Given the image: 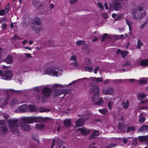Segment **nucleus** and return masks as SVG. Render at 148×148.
<instances>
[{"instance_id": "7", "label": "nucleus", "mask_w": 148, "mask_h": 148, "mask_svg": "<svg viewBox=\"0 0 148 148\" xmlns=\"http://www.w3.org/2000/svg\"><path fill=\"white\" fill-rule=\"evenodd\" d=\"M2 78L6 80H10L12 77V73L10 71H6L4 74L1 75Z\"/></svg>"}, {"instance_id": "14", "label": "nucleus", "mask_w": 148, "mask_h": 148, "mask_svg": "<svg viewBox=\"0 0 148 148\" xmlns=\"http://www.w3.org/2000/svg\"><path fill=\"white\" fill-rule=\"evenodd\" d=\"M99 135V132L97 130H95L92 132L91 134L88 138L89 140H91L93 138H95Z\"/></svg>"}, {"instance_id": "28", "label": "nucleus", "mask_w": 148, "mask_h": 148, "mask_svg": "<svg viewBox=\"0 0 148 148\" xmlns=\"http://www.w3.org/2000/svg\"><path fill=\"white\" fill-rule=\"evenodd\" d=\"M145 119L143 114H140V119L139 120V122L143 123L145 121Z\"/></svg>"}, {"instance_id": "5", "label": "nucleus", "mask_w": 148, "mask_h": 148, "mask_svg": "<svg viewBox=\"0 0 148 148\" xmlns=\"http://www.w3.org/2000/svg\"><path fill=\"white\" fill-rule=\"evenodd\" d=\"M78 117L80 118L78 119L75 123L76 127L81 126L84 125L85 123L89 119L88 115L87 114L81 115H78Z\"/></svg>"}, {"instance_id": "18", "label": "nucleus", "mask_w": 148, "mask_h": 148, "mask_svg": "<svg viewBox=\"0 0 148 148\" xmlns=\"http://www.w3.org/2000/svg\"><path fill=\"white\" fill-rule=\"evenodd\" d=\"M64 126L66 127H69L71 125V121L69 119H66L64 120L63 122Z\"/></svg>"}, {"instance_id": "26", "label": "nucleus", "mask_w": 148, "mask_h": 148, "mask_svg": "<svg viewBox=\"0 0 148 148\" xmlns=\"http://www.w3.org/2000/svg\"><path fill=\"white\" fill-rule=\"evenodd\" d=\"M62 144L63 142L62 140L60 138H58L57 140L56 146L58 145V147L61 148Z\"/></svg>"}, {"instance_id": "16", "label": "nucleus", "mask_w": 148, "mask_h": 148, "mask_svg": "<svg viewBox=\"0 0 148 148\" xmlns=\"http://www.w3.org/2000/svg\"><path fill=\"white\" fill-rule=\"evenodd\" d=\"M140 64L142 66L146 67L148 66V59L143 60L140 62Z\"/></svg>"}, {"instance_id": "54", "label": "nucleus", "mask_w": 148, "mask_h": 148, "mask_svg": "<svg viewBox=\"0 0 148 148\" xmlns=\"http://www.w3.org/2000/svg\"><path fill=\"white\" fill-rule=\"evenodd\" d=\"M123 143L125 144L128 141V139L124 137L123 138Z\"/></svg>"}, {"instance_id": "11", "label": "nucleus", "mask_w": 148, "mask_h": 148, "mask_svg": "<svg viewBox=\"0 0 148 148\" xmlns=\"http://www.w3.org/2000/svg\"><path fill=\"white\" fill-rule=\"evenodd\" d=\"M138 98H140L139 99L140 101V103H145L147 101V99H145L146 97L145 94L143 93H139L138 94Z\"/></svg>"}, {"instance_id": "9", "label": "nucleus", "mask_w": 148, "mask_h": 148, "mask_svg": "<svg viewBox=\"0 0 148 148\" xmlns=\"http://www.w3.org/2000/svg\"><path fill=\"white\" fill-rule=\"evenodd\" d=\"M7 126L6 124H3L0 126V134H4L8 131Z\"/></svg>"}, {"instance_id": "12", "label": "nucleus", "mask_w": 148, "mask_h": 148, "mask_svg": "<svg viewBox=\"0 0 148 148\" xmlns=\"http://www.w3.org/2000/svg\"><path fill=\"white\" fill-rule=\"evenodd\" d=\"M26 110L28 112H35L36 111L37 108L34 105H29L27 108Z\"/></svg>"}, {"instance_id": "24", "label": "nucleus", "mask_w": 148, "mask_h": 148, "mask_svg": "<svg viewBox=\"0 0 148 148\" xmlns=\"http://www.w3.org/2000/svg\"><path fill=\"white\" fill-rule=\"evenodd\" d=\"M143 43L141 41L140 39H139L137 40L136 48L137 49H140V47L143 46Z\"/></svg>"}, {"instance_id": "56", "label": "nucleus", "mask_w": 148, "mask_h": 148, "mask_svg": "<svg viewBox=\"0 0 148 148\" xmlns=\"http://www.w3.org/2000/svg\"><path fill=\"white\" fill-rule=\"evenodd\" d=\"M103 16L105 18H107L108 17V14L106 13H103L102 14Z\"/></svg>"}, {"instance_id": "37", "label": "nucleus", "mask_w": 148, "mask_h": 148, "mask_svg": "<svg viewBox=\"0 0 148 148\" xmlns=\"http://www.w3.org/2000/svg\"><path fill=\"white\" fill-rule=\"evenodd\" d=\"M71 65L74 66L76 67H78V66L79 65V64L76 61H74V62H71Z\"/></svg>"}, {"instance_id": "47", "label": "nucleus", "mask_w": 148, "mask_h": 148, "mask_svg": "<svg viewBox=\"0 0 148 148\" xmlns=\"http://www.w3.org/2000/svg\"><path fill=\"white\" fill-rule=\"evenodd\" d=\"M56 141V139H54L53 140L50 148H53L54 146L55 145Z\"/></svg>"}, {"instance_id": "55", "label": "nucleus", "mask_w": 148, "mask_h": 148, "mask_svg": "<svg viewBox=\"0 0 148 148\" xmlns=\"http://www.w3.org/2000/svg\"><path fill=\"white\" fill-rule=\"evenodd\" d=\"M110 79H107V80H105L104 82H104V84H108V83H110Z\"/></svg>"}, {"instance_id": "2", "label": "nucleus", "mask_w": 148, "mask_h": 148, "mask_svg": "<svg viewBox=\"0 0 148 148\" xmlns=\"http://www.w3.org/2000/svg\"><path fill=\"white\" fill-rule=\"evenodd\" d=\"M8 125L12 133L15 134L18 136H20L18 124H19V123H20V119H9L8 120Z\"/></svg>"}, {"instance_id": "49", "label": "nucleus", "mask_w": 148, "mask_h": 148, "mask_svg": "<svg viewBox=\"0 0 148 148\" xmlns=\"http://www.w3.org/2000/svg\"><path fill=\"white\" fill-rule=\"evenodd\" d=\"M7 19L6 17L2 19L1 21V23H4L6 21H7Z\"/></svg>"}, {"instance_id": "57", "label": "nucleus", "mask_w": 148, "mask_h": 148, "mask_svg": "<svg viewBox=\"0 0 148 148\" xmlns=\"http://www.w3.org/2000/svg\"><path fill=\"white\" fill-rule=\"evenodd\" d=\"M9 100V97H7L5 99V100H4V102H5V104L6 103H8Z\"/></svg>"}, {"instance_id": "51", "label": "nucleus", "mask_w": 148, "mask_h": 148, "mask_svg": "<svg viewBox=\"0 0 148 148\" xmlns=\"http://www.w3.org/2000/svg\"><path fill=\"white\" fill-rule=\"evenodd\" d=\"M99 69V66H97L94 70V72L95 73L97 74V71Z\"/></svg>"}, {"instance_id": "13", "label": "nucleus", "mask_w": 148, "mask_h": 148, "mask_svg": "<svg viewBox=\"0 0 148 148\" xmlns=\"http://www.w3.org/2000/svg\"><path fill=\"white\" fill-rule=\"evenodd\" d=\"M138 139L140 142H145L148 145V135L146 136H139Z\"/></svg>"}, {"instance_id": "61", "label": "nucleus", "mask_w": 148, "mask_h": 148, "mask_svg": "<svg viewBox=\"0 0 148 148\" xmlns=\"http://www.w3.org/2000/svg\"><path fill=\"white\" fill-rule=\"evenodd\" d=\"M2 26L4 29H6V25L5 23H2Z\"/></svg>"}, {"instance_id": "62", "label": "nucleus", "mask_w": 148, "mask_h": 148, "mask_svg": "<svg viewBox=\"0 0 148 148\" xmlns=\"http://www.w3.org/2000/svg\"><path fill=\"white\" fill-rule=\"evenodd\" d=\"M122 51H121V49H118V50H117V53H116V54L117 55H119V53H120V54H121V52H122Z\"/></svg>"}, {"instance_id": "60", "label": "nucleus", "mask_w": 148, "mask_h": 148, "mask_svg": "<svg viewBox=\"0 0 148 148\" xmlns=\"http://www.w3.org/2000/svg\"><path fill=\"white\" fill-rule=\"evenodd\" d=\"M77 0H71L70 1V3L72 4H73L76 3Z\"/></svg>"}, {"instance_id": "21", "label": "nucleus", "mask_w": 148, "mask_h": 148, "mask_svg": "<svg viewBox=\"0 0 148 148\" xmlns=\"http://www.w3.org/2000/svg\"><path fill=\"white\" fill-rule=\"evenodd\" d=\"M148 126L143 125L139 129V130L141 132L148 131Z\"/></svg>"}, {"instance_id": "32", "label": "nucleus", "mask_w": 148, "mask_h": 148, "mask_svg": "<svg viewBox=\"0 0 148 148\" xmlns=\"http://www.w3.org/2000/svg\"><path fill=\"white\" fill-rule=\"evenodd\" d=\"M61 93L60 92V91L55 90L53 93V95H54V97H56L57 96H59L61 94Z\"/></svg>"}, {"instance_id": "40", "label": "nucleus", "mask_w": 148, "mask_h": 148, "mask_svg": "<svg viewBox=\"0 0 148 148\" xmlns=\"http://www.w3.org/2000/svg\"><path fill=\"white\" fill-rule=\"evenodd\" d=\"M94 79L97 82H101L103 81L102 77H94Z\"/></svg>"}, {"instance_id": "30", "label": "nucleus", "mask_w": 148, "mask_h": 148, "mask_svg": "<svg viewBox=\"0 0 148 148\" xmlns=\"http://www.w3.org/2000/svg\"><path fill=\"white\" fill-rule=\"evenodd\" d=\"M76 44L77 46H79L80 45L86 44L85 42L83 40H79L77 42Z\"/></svg>"}, {"instance_id": "53", "label": "nucleus", "mask_w": 148, "mask_h": 148, "mask_svg": "<svg viewBox=\"0 0 148 148\" xmlns=\"http://www.w3.org/2000/svg\"><path fill=\"white\" fill-rule=\"evenodd\" d=\"M54 85H55V86H58L59 87H61V88H64V87H65V86L64 85H61V84L58 85L57 84H56Z\"/></svg>"}, {"instance_id": "15", "label": "nucleus", "mask_w": 148, "mask_h": 148, "mask_svg": "<svg viewBox=\"0 0 148 148\" xmlns=\"http://www.w3.org/2000/svg\"><path fill=\"white\" fill-rule=\"evenodd\" d=\"M97 90H98L99 92V88L97 85H91V87L90 89L91 93H93L95 92H96Z\"/></svg>"}, {"instance_id": "43", "label": "nucleus", "mask_w": 148, "mask_h": 148, "mask_svg": "<svg viewBox=\"0 0 148 148\" xmlns=\"http://www.w3.org/2000/svg\"><path fill=\"white\" fill-rule=\"evenodd\" d=\"M70 60L71 61H77V58L76 56H71V57L70 58Z\"/></svg>"}, {"instance_id": "31", "label": "nucleus", "mask_w": 148, "mask_h": 148, "mask_svg": "<svg viewBox=\"0 0 148 148\" xmlns=\"http://www.w3.org/2000/svg\"><path fill=\"white\" fill-rule=\"evenodd\" d=\"M39 0H33V4L34 6L36 7L39 4Z\"/></svg>"}, {"instance_id": "27", "label": "nucleus", "mask_w": 148, "mask_h": 148, "mask_svg": "<svg viewBox=\"0 0 148 148\" xmlns=\"http://www.w3.org/2000/svg\"><path fill=\"white\" fill-rule=\"evenodd\" d=\"M104 103V102L103 100L102 97H100L99 100L98 101H97V102H96L95 103V105H100V104Z\"/></svg>"}, {"instance_id": "3", "label": "nucleus", "mask_w": 148, "mask_h": 148, "mask_svg": "<svg viewBox=\"0 0 148 148\" xmlns=\"http://www.w3.org/2000/svg\"><path fill=\"white\" fill-rule=\"evenodd\" d=\"M143 10V8L141 6H139L137 8L135 7L132 10V16L134 19H140L146 14V12L143 11L141 13Z\"/></svg>"}, {"instance_id": "35", "label": "nucleus", "mask_w": 148, "mask_h": 148, "mask_svg": "<svg viewBox=\"0 0 148 148\" xmlns=\"http://www.w3.org/2000/svg\"><path fill=\"white\" fill-rule=\"evenodd\" d=\"M135 128L134 126H131V127H128L127 129V132H129L131 130H135Z\"/></svg>"}, {"instance_id": "46", "label": "nucleus", "mask_w": 148, "mask_h": 148, "mask_svg": "<svg viewBox=\"0 0 148 148\" xmlns=\"http://www.w3.org/2000/svg\"><path fill=\"white\" fill-rule=\"evenodd\" d=\"M26 107V105L25 104L23 105L20 106V108H22V111H25V108Z\"/></svg>"}, {"instance_id": "34", "label": "nucleus", "mask_w": 148, "mask_h": 148, "mask_svg": "<svg viewBox=\"0 0 148 148\" xmlns=\"http://www.w3.org/2000/svg\"><path fill=\"white\" fill-rule=\"evenodd\" d=\"M85 69L86 71L90 72H92L93 68L92 66H90V67L86 66L85 67Z\"/></svg>"}, {"instance_id": "20", "label": "nucleus", "mask_w": 148, "mask_h": 148, "mask_svg": "<svg viewBox=\"0 0 148 148\" xmlns=\"http://www.w3.org/2000/svg\"><path fill=\"white\" fill-rule=\"evenodd\" d=\"M99 111L102 114L104 115H106L108 112V111L107 109L103 108L102 109H99Z\"/></svg>"}, {"instance_id": "45", "label": "nucleus", "mask_w": 148, "mask_h": 148, "mask_svg": "<svg viewBox=\"0 0 148 148\" xmlns=\"http://www.w3.org/2000/svg\"><path fill=\"white\" fill-rule=\"evenodd\" d=\"M12 102L13 104L17 103L18 102V100L15 98H14L12 100Z\"/></svg>"}, {"instance_id": "44", "label": "nucleus", "mask_w": 148, "mask_h": 148, "mask_svg": "<svg viewBox=\"0 0 148 148\" xmlns=\"http://www.w3.org/2000/svg\"><path fill=\"white\" fill-rule=\"evenodd\" d=\"M147 81L145 80H140L139 81V84H145L147 83Z\"/></svg>"}, {"instance_id": "58", "label": "nucleus", "mask_w": 148, "mask_h": 148, "mask_svg": "<svg viewBox=\"0 0 148 148\" xmlns=\"http://www.w3.org/2000/svg\"><path fill=\"white\" fill-rule=\"evenodd\" d=\"M4 11L3 10H0V15L1 16L3 15L4 13Z\"/></svg>"}, {"instance_id": "19", "label": "nucleus", "mask_w": 148, "mask_h": 148, "mask_svg": "<svg viewBox=\"0 0 148 148\" xmlns=\"http://www.w3.org/2000/svg\"><path fill=\"white\" fill-rule=\"evenodd\" d=\"M114 91V89L112 88L108 87L105 91V94L111 95L113 92Z\"/></svg>"}, {"instance_id": "36", "label": "nucleus", "mask_w": 148, "mask_h": 148, "mask_svg": "<svg viewBox=\"0 0 148 148\" xmlns=\"http://www.w3.org/2000/svg\"><path fill=\"white\" fill-rule=\"evenodd\" d=\"M118 128V129L122 131L123 130V124L120 122L119 123Z\"/></svg>"}, {"instance_id": "59", "label": "nucleus", "mask_w": 148, "mask_h": 148, "mask_svg": "<svg viewBox=\"0 0 148 148\" xmlns=\"http://www.w3.org/2000/svg\"><path fill=\"white\" fill-rule=\"evenodd\" d=\"M130 64V61L126 62L124 64L125 66H129Z\"/></svg>"}, {"instance_id": "52", "label": "nucleus", "mask_w": 148, "mask_h": 148, "mask_svg": "<svg viewBox=\"0 0 148 148\" xmlns=\"http://www.w3.org/2000/svg\"><path fill=\"white\" fill-rule=\"evenodd\" d=\"M88 61V63L87 64H86L88 65H90L91 64V60H90L88 59V58L86 59V62L87 61Z\"/></svg>"}, {"instance_id": "6", "label": "nucleus", "mask_w": 148, "mask_h": 148, "mask_svg": "<svg viewBox=\"0 0 148 148\" xmlns=\"http://www.w3.org/2000/svg\"><path fill=\"white\" fill-rule=\"evenodd\" d=\"M52 92L51 89L47 87L43 88L42 90V96L41 97V99L42 102L45 101V100L51 96Z\"/></svg>"}, {"instance_id": "10", "label": "nucleus", "mask_w": 148, "mask_h": 148, "mask_svg": "<svg viewBox=\"0 0 148 148\" xmlns=\"http://www.w3.org/2000/svg\"><path fill=\"white\" fill-rule=\"evenodd\" d=\"M77 130L80 131L81 134L83 135H87L90 132V130L86 128H78Z\"/></svg>"}, {"instance_id": "23", "label": "nucleus", "mask_w": 148, "mask_h": 148, "mask_svg": "<svg viewBox=\"0 0 148 148\" xmlns=\"http://www.w3.org/2000/svg\"><path fill=\"white\" fill-rule=\"evenodd\" d=\"M99 93L98 92V90H97V91H96V92H95L92 98V101H95L96 100L98 99L99 96Z\"/></svg>"}, {"instance_id": "25", "label": "nucleus", "mask_w": 148, "mask_h": 148, "mask_svg": "<svg viewBox=\"0 0 148 148\" xmlns=\"http://www.w3.org/2000/svg\"><path fill=\"white\" fill-rule=\"evenodd\" d=\"M129 105V101H126V102L124 101L122 102V105L123 106V108L125 109H127L128 108Z\"/></svg>"}, {"instance_id": "42", "label": "nucleus", "mask_w": 148, "mask_h": 148, "mask_svg": "<svg viewBox=\"0 0 148 148\" xmlns=\"http://www.w3.org/2000/svg\"><path fill=\"white\" fill-rule=\"evenodd\" d=\"M98 6L101 9L103 10L104 7H103V5L101 2H98Z\"/></svg>"}, {"instance_id": "48", "label": "nucleus", "mask_w": 148, "mask_h": 148, "mask_svg": "<svg viewBox=\"0 0 148 148\" xmlns=\"http://www.w3.org/2000/svg\"><path fill=\"white\" fill-rule=\"evenodd\" d=\"M121 56H126L127 54V52L126 51H123L121 52Z\"/></svg>"}, {"instance_id": "22", "label": "nucleus", "mask_w": 148, "mask_h": 148, "mask_svg": "<svg viewBox=\"0 0 148 148\" xmlns=\"http://www.w3.org/2000/svg\"><path fill=\"white\" fill-rule=\"evenodd\" d=\"M45 127V124L41 123H37L36 125V128L38 130L41 129L44 127Z\"/></svg>"}, {"instance_id": "33", "label": "nucleus", "mask_w": 148, "mask_h": 148, "mask_svg": "<svg viewBox=\"0 0 148 148\" xmlns=\"http://www.w3.org/2000/svg\"><path fill=\"white\" fill-rule=\"evenodd\" d=\"M39 111L41 112H49L50 111V110L49 109H44L42 108H40L39 109Z\"/></svg>"}, {"instance_id": "41", "label": "nucleus", "mask_w": 148, "mask_h": 148, "mask_svg": "<svg viewBox=\"0 0 148 148\" xmlns=\"http://www.w3.org/2000/svg\"><path fill=\"white\" fill-rule=\"evenodd\" d=\"M108 35V34L106 33L105 34L103 35V36L102 37V39L101 40V41L102 42H103L104 41L105 39L107 37Z\"/></svg>"}, {"instance_id": "17", "label": "nucleus", "mask_w": 148, "mask_h": 148, "mask_svg": "<svg viewBox=\"0 0 148 148\" xmlns=\"http://www.w3.org/2000/svg\"><path fill=\"white\" fill-rule=\"evenodd\" d=\"M12 56H7L4 61L7 64H11L13 62Z\"/></svg>"}, {"instance_id": "8", "label": "nucleus", "mask_w": 148, "mask_h": 148, "mask_svg": "<svg viewBox=\"0 0 148 148\" xmlns=\"http://www.w3.org/2000/svg\"><path fill=\"white\" fill-rule=\"evenodd\" d=\"M46 72L47 74L51 75L57 77L58 75V72L54 69L51 68H47L46 71Z\"/></svg>"}, {"instance_id": "63", "label": "nucleus", "mask_w": 148, "mask_h": 148, "mask_svg": "<svg viewBox=\"0 0 148 148\" xmlns=\"http://www.w3.org/2000/svg\"><path fill=\"white\" fill-rule=\"evenodd\" d=\"M147 108H148V107H147L145 106H142L140 108V110H142L145 109H147Z\"/></svg>"}, {"instance_id": "4", "label": "nucleus", "mask_w": 148, "mask_h": 148, "mask_svg": "<svg viewBox=\"0 0 148 148\" xmlns=\"http://www.w3.org/2000/svg\"><path fill=\"white\" fill-rule=\"evenodd\" d=\"M32 27L36 33H38L42 31V28L41 22L39 18H34Z\"/></svg>"}, {"instance_id": "29", "label": "nucleus", "mask_w": 148, "mask_h": 148, "mask_svg": "<svg viewBox=\"0 0 148 148\" xmlns=\"http://www.w3.org/2000/svg\"><path fill=\"white\" fill-rule=\"evenodd\" d=\"M126 24L128 25L129 28H130V29H131V28H132V23L128 19H126Z\"/></svg>"}, {"instance_id": "50", "label": "nucleus", "mask_w": 148, "mask_h": 148, "mask_svg": "<svg viewBox=\"0 0 148 148\" xmlns=\"http://www.w3.org/2000/svg\"><path fill=\"white\" fill-rule=\"evenodd\" d=\"M95 143H92L91 145L88 148H96V147L95 146Z\"/></svg>"}, {"instance_id": "39", "label": "nucleus", "mask_w": 148, "mask_h": 148, "mask_svg": "<svg viewBox=\"0 0 148 148\" xmlns=\"http://www.w3.org/2000/svg\"><path fill=\"white\" fill-rule=\"evenodd\" d=\"M113 105V103L111 101H109L108 104V106L109 109L111 110L112 108V105Z\"/></svg>"}, {"instance_id": "1", "label": "nucleus", "mask_w": 148, "mask_h": 148, "mask_svg": "<svg viewBox=\"0 0 148 148\" xmlns=\"http://www.w3.org/2000/svg\"><path fill=\"white\" fill-rule=\"evenodd\" d=\"M48 117H42L40 116H32L23 117L20 119L19 125L21 129L24 131H29L31 128L28 123H32L34 122H42L48 119Z\"/></svg>"}, {"instance_id": "38", "label": "nucleus", "mask_w": 148, "mask_h": 148, "mask_svg": "<svg viewBox=\"0 0 148 148\" xmlns=\"http://www.w3.org/2000/svg\"><path fill=\"white\" fill-rule=\"evenodd\" d=\"M9 4H8L6 6V7L4 10V11L5 12V14H7L8 12V10H9Z\"/></svg>"}, {"instance_id": "64", "label": "nucleus", "mask_w": 148, "mask_h": 148, "mask_svg": "<svg viewBox=\"0 0 148 148\" xmlns=\"http://www.w3.org/2000/svg\"><path fill=\"white\" fill-rule=\"evenodd\" d=\"M104 6L106 9H108V5L107 3H105L104 4Z\"/></svg>"}]
</instances>
